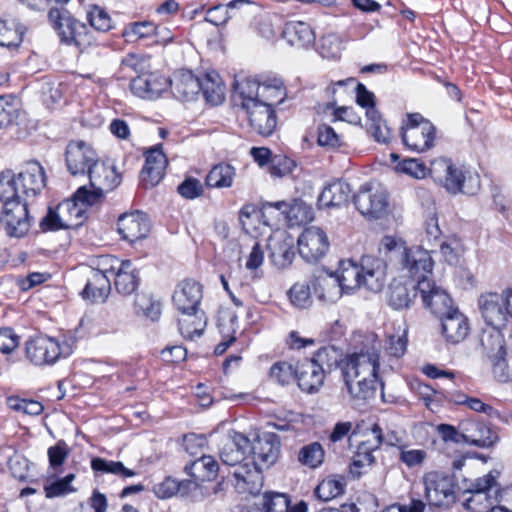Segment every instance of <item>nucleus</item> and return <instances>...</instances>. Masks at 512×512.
Here are the masks:
<instances>
[{
    "mask_svg": "<svg viewBox=\"0 0 512 512\" xmlns=\"http://www.w3.org/2000/svg\"><path fill=\"white\" fill-rule=\"evenodd\" d=\"M296 379L301 390L313 393L322 387L325 374L310 359H305L296 367Z\"/></svg>",
    "mask_w": 512,
    "mask_h": 512,
    "instance_id": "31",
    "label": "nucleus"
},
{
    "mask_svg": "<svg viewBox=\"0 0 512 512\" xmlns=\"http://www.w3.org/2000/svg\"><path fill=\"white\" fill-rule=\"evenodd\" d=\"M262 77L252 78L244 77L235 79L233 84L232 99L234 105L240 109H248L256 101L260 100Z\"/></svg>",
    "mask_w": 512,
    "mask_h": 512,
    "instance_id": "26",
    "label": "nucleus"
},
{
    "mask_svg": "<svg viewBox=\"0 0 512 512\" xmlns=\"http://www.w3.org/2000/svg\"><path fill=\"white\" fill-rule=\"evenodd\" d=\"M390 157L395 163L394 171L398 174L407 175L414 179H424L429 174V168L419 159L405 158L399 160V156L396 154H391Z\"/></svg>",
    "mask_w": 512,
    "mask_h": 512,
    "instance_id": "46",
    "label": "nucleus"
},
{
    "mask_svg": "<svg viewBox=\"0 0 512 512\" xmlns=\"http://www.w3.org/2000/svg\"><path fill=\"white\" fill-rule=\"evenodd\" d=\"M429 174L435 182L441 184L447 191L456 194H474L480 187L477 175L466 176L464 170L455 166L450 159L437 158L431 162Z\"/></svg>",
    "mask_w": 512,
    "mask_h": 512,
    "instance_id": "5",
    "label": "nucleus"
},
{
    "mask_svg": "<svg viewBox=\"0 0 512 512\" xmlns=\"http://www.w3.org/2000/svg\"><path fill=\"white\" fill-rule=\"evenodd\" d=\"M86 175L89 177L90 188L84 185L76 191V198L90 204H95L105 192L112 191L121 182L120 175L113 165H108L99 160L91 166Z\"/></svg>",
    "mask_w": 512,
    "mask_h": 512,
    "instance_id": "7",
    "label": "nucleus"
},
{
    "mask_svg": "<svg viewBox=\"0 0 512 512\" xmlns=\"http://www.w3.org/2000/svg\"><path fill=\"white\" fill-rule=\"evenodd\" d=\"M144 156L145 165L141 170L140 179L145 187H154L162 180L168 160L161 144L147 149Z\"/></svg>",
    "mask_w": 512,
    "mask_h": 512,
    "instance_id": "21",
    "label": "nucleus"
},
{
    "mask_svg": "<svg viewBox=\"0 0 512 512\" xmlns=\"http://www.w3.org/2000/svg\"><path fill=\"white\" fill-rule=\"evenodd\" d=\"M15 100L10 96H0V128H7L11 125H20Z\"/></svg>",
    "mask_w": 512,
    "mask_h": 512,
    "instance_id": "56",
    "label": "nucleus"
},
{
    "mask_svg": "<svg viewBox=\"0 0 512 512\" xmlns=\"http://www.w3.org/2000/svg\"><path fill=\"white\" fill-rule=\"evenodd\" d=\"M178 324L180 333L192 340L202 335L206 327V318L203 312H197L195 315L181 314Z\"/></svg>",
    "mask_w": 512,
    "mask_h": 512,
    "instance_id": "49",
    "label": "nucleus"
},
{
    "mask_svg": "<svg viewBox=\"0 0 512 512\" xmlns=\"http://www.w3.org/2000/svg\"><path fill=\"white\" fill-rule=\"evenodd\" d=\"M0 182V209L2 211V225L7 235L23 237L31 226V217L28 213L27 203L17 196L11 184Z\"/></svg>",
    "mask_w": 512,
    "mask_h": 512,
    "instance_id": "4",
    "label": "nucleus"
},
{
    "mask_svg": "<svg viewBox=\"0 0 512 512\" xmlns=\"http://www.w3.org/2000/svg\"><path fill=\"white\" fill-rule=\"evenodd\" d=\"M86 19L90 26L99 32H108L114 28V22L109 13L98 5L89 6Z\"/></svg>",
    "mask_w": 512,
    "mask_h": 512,
    "instance_id": "52",
    "label": "nucleus"
},
{
    "mask_svg": "<svg viewBox=\"0 0 512 512\" xmlns=\"http://www.w3.org/2000/svg\"><path fill=\"white\" fill-rule=\"evenodd\" d=\"M283 38L297 48H307L314 44L315 33L309 24L302 21H290L285 24Z\"/></svg>",
    "mask_w": 512,
    "mask_h": 512,
    "instance_id": "35",
    "label": "nucleus"
},
{
    "mask_svg": "<svg viewBox=\"0 0 512 512\" xmlns=\"http://www.w3.org/2000/svg\"><path fill=\"white\" fill-rule=\"evenodd\" d=\"M109 264L110 275L114 277L116 290L123 295L132 294L139 285V273L130 260L120 261L114 257H105L100 265Z\"/></svg>",
    "mask_w": 512,
    "mask_h": 512,
    "instance_id": "14",
    "label": "nucleus"
},
{
    "mask_svg": "<svg viewBox=\"0 0 512 512\" xmlns=\"http://www.w3.org/2000/svg\"><path fill=\"white\" fill-rule=\"evenodd\" d=\"M345 478L340 475H331L324 478L315 488V495L322 501H330L341 494L345 489Z\"/></svg>",
    "mask_w": 512,
    "mask_h": 512,
    "instance_id": "47",
    "label": "nucleus"
},
{
    "mask_svg": "<svg viewBox=\"0 0 512 512\" xmlns=\"http://www.w3.org/2000/svg\"><path fill=\"white\" fill-rule=\"evenodd\" d=\"M171 81L173 95L181 101H191L201 91L200 78L189 70L179 72Z\"/></svg>",
    "mask_w": 512,
    "mask_h": 512,
    "instance_id": "33",
    "label": "nucleus"
},
{
    "mask_svg": "<svg viewBox=\"0 0 512 512\" xmlns=\"http://www.w3.org/2000/svg\"><path fill=\"white\" fill-rule=\"evenodd\" d=\"M135 310L137 314L156 320L161 313V306L148 294H137L135 298Z\"/></svg>",
    "mask_w": 512,
    "mask_h": 512,
    "instance_id": "57",
    "label": "nucleus"
},
{
    "mask_svg": "<svg viewBox=\"0 0 512 512\" xmlns=\"http://www.w3.org/2000/svg\"><path fill=\"white\" fill-rule=\"evenodd\" d=\"M117 230L124 240L135 242L147 237L150 231V221L148 216L141 211L124 213L118 218Z\"/></svg>",
    "mask_w": 512,
    "mask_h": 512,
    "instance_id": "22",
    "label": "nucleus"
},
{
    "mask_svg": "<svg viewBox=\"0 0 512 512\" xmlns=\"http://www.w3.org/2000/svg\"><path fill=\"white\" fill-rule=\"evenodd\" d=\"M156 24L152 21H139L129 23L123 30V36L127 39L147 38L153 35Z\"/></svg>",
    "mask_w": 512,
    "mask_h": 512,
    "instance_id": "61",
    "label": "nucleus"
},
{
    "mask_svg": "<svg viewBox=\"0 0 512 512\" xmlns=\"http://www.w3.org/2000/svg\"><path fill=\"white\" fill-rule=\"evenodd\" d=\"M297 243L299 254L307 262L319 261L329 249L326 233L321 228L315 226L305 228L299 236Z\"/></svg>",
    "mask_w": 512,
    "mask_h": 512,
    "instance_id": "15",
    "label": "nucleus"
},
{
    "mask_svg": "<svg viewBox=\"0 0 512 512\" xmlns=\"http://www.w3.org/2000/svg\"><path fill=\"white\" fill-rule=\"evenodd\" d=\"M203 297L202 286L191 279L183 280L174 290L172 301L180 314L195 315L200 310Z\"/></svg>",
    "mask_w": 512,
    "mask_h": 512,
    "instance_id": "18",
    "label": "nucleus"
},
{
    "mask_svg": "<svg viewBox=\"0 0 512 512\" xmlns=\"http://www.w3.org/2000/svg\"><path fill=\"white\" fill-rule=\"evenodd\" d=\"M75 479L74 474H68L62 479H59L50 484H46L44 486L45 495L47 498H55L67 495L71 492H74L75 489L72 487L71 483Z\"/></svg>",
    "mask_w": 512,
    "mask_h": 512,
    "instance_id": "60",
    "label": "nucleus"
},
{
    "mask_svg": "<svg viewBox=\"0 0 512 512\" xmlns=\"http://www.w3.org/2000/svg\"><path fill=\"white\" fill-rule=\"evenodd\" d=\"M352 189L349 183L337 180L326 185L318 197L319 208L342 207L349 202Z\"/></svg>",
    "mask_w": 512,
    "mask_h": 512,
    "instance_id": "32",
    "label": "nucleus"
},
{
    "mask_svg": "<svg viewBox=\"0 0 512 512\" xmlns=\"http://www.w3.org/2000/svg\"><path fill=\"white\" fill-rule=\"evenodd\" d=\"M311 285L319 300L326 303H335L344 292L333 274L316 276Z\"/></svg>",
    "mask_w": 512,
    "mask_h": 512,
    "instance_id": "36",
    "label": "nucleus"
},
{
    "mask_svg": "<svg viewBox=\"0 0 512 512\" xmlns=\"http://www.w3.org/2000/svg\"><path fill=\"white\" fill-rule=\"evenodd\" d=\"M418 287L413 280L394 279L388 289V304L395 310L409 308L417 296Z\"/></svg>",
    "mask_w": 512,
    "mask_h": 512,
    "instance_id": "29",
    "label": "nucleus"
},
{
    "mask_svg": "<svg viewBox=\"0 0 512 512\" xmlns=\"http://www.w3.org/2000/svg\"><path fill=\"white\" fill-rule=\"evenodd\" d=\"M379 358V348L374 345L347 354L342 359L337 348L327 346L320 348L310 360L319 366L325 375L339 367L344 390L349 400L354 405L360 406L375 395L378 383Z\"/></svg>",
    "mask_w": 512,
    "mask_h": 512,
    "instance_id": "1",
    "label": "nucleus"
},
{
    "mask_svg": "<svg viewBox=\"0 0 512 512\" xmlns=\"http://www.w3.org/2000/svg\"><path fill=\"white\" fill-rule=\"evenodd\" d=\"M478 306L482 318L489 327L504 328L507 325L509 313L503 292L482 294L479 297Z\"/></svg>",
    "mask_w": 512,
    "mask_h": 512,
    "instance_id": "16",
    "label": "nucleus"
},
{
    "mask_svg": "<svg viewBox=\"0 0 512 512\" xmlns=\"http://www.w3.org/2000/svg\"><path fill=\"white\" fill-rule=\"evenodd\" d=\"M323 112L326 114L330 113L331 123L342 121L354 126L360 125L361 123V118L352 107H336V100L326 103Z\"/></svg>",
    "mask_w": 512,
    "mask_h": 512,
    "instance_id": "51",
    "label": "nucleus"
},
{
    "mask_svg": "<svg viewBox=\"0 0 512 512\" xmlns=\"http://www.w3.org/2000/svg\"><path fill=\"white\" fill-rule=\"evenodd\" d=\"M442 232L439 228L437 219L431 218L426 222L425 231L422 235L421 245L425 249H428L430 253L434 252V247L440 241Z\"/></svg>",
    "mask_w": 512,
    "mask_h": 512,
    "instance_id": "62",
    "label": "nucleus"
},
{
    "mask_svg": "<svg viewBox=\"0 0 512 512\" xmlns=\"http://www.w3.org/2000/svg\"><path fill=\"white\" fill-rule=\"evenodd\" d=\"M66 166L71 175H86L99 158L95 149L84 140H72L66 147Z\"/></svg>",
    "mask_w": 512,
    "mask_h": 512,
    "instance_id": "13",
    "label": "nucleus"
},
{
    "mask_svg": "<svg viewBox=\"0 0 512 512\" xmlns=\"http://www.w3.org/2000/svg\"><path fill=\"white\" fill-rule=\"evenodd\" d=\"M232 17L233 14L228 12L225 4L214 5L208 8L205 14V20L215 26L227 23Z\"/></svg>",
    "mask_w": 512,
    "mask_h": 512,
    "instance_id": "63",
    "label": "nucleus"
},
{
    "mask_svg": "<svg viewBox=\"0 0 512 512\" xmlns=\"http://www.w3.org/2000/svg\"><path fill=\"white\" fill-rule=\"evenodd\" d=\"M26 356L35 365H52L61 357H68L72 353V345L46 335L37 336L26 342Z\"/></svg>",
    "mask_w": 512,
    "mask_h": 512,
    "instance_id": "9",
    "label": "nucleus"
},
{
    "mask_svg": "<svg viewBox=\"0 0 512 512\" xmlns=\"http://www.w3.org/2000/svg\"><path fill=\"white\" fill-rule=\"evenodd\" d=\"M219 465L214 457L210 455H202L190 464L185 466L186 473L191 476L199 486V482L205 480H213L217 476Z\"/></svg>",
    "mask_w": 512,
    "mask_h": 512,
    "instance_id": "37",
    "label": "nucleus"
},
{
    "mask_svg": "<svg viewBox=\"0 0 512 512\" xmlns=\"http://www.w3.org/2000/svg\"><path fill=\"white\" fill-rule=\"evenodd\" d=\"M247 451H250V440L244 434L230 431L226 435L220 449V457L223 464L232 468L229 474L232 475L237 466L249 462Z\"/></svg>",
    "mask_w": 512,
    "mask_h": 512,
    "instance_id": "17",
    "label": "nucleus"
},
{
    "mask_svg": "<svg viewBox=\"0 0 512 512\" xmlns=\"http://www.w3.org/2000/svg\"><path fill=\"white\" fill-rule=\"evenodd\" d=\"M260 101L269 102V106L281 104L286 97V87L281 78L262 76Z\"/></svg>",
    "mask_w": 512,
    "mask_h": 512,
    "instance_id": "41",
    "label": "nucleus"
},
{
    "mask_svg": "<svg viewBox=\"0 0 512 512\" xmlns=\"http://www.w3.org/2000/svg\"><path fill=\"white\" fill-rule=\"evenodd\" d=\"M236 176L235 168L228 163L215 165L206 176V185L210 188H230Z\"/></svg>",
    "mask_w": 512,
    "mask_h": 512,
    "instance_id": "44",
    "label": "nucleus"
},
{
    "mask_svg": "<svg viewBox=\"0 0 512 512\" xmlns=\"http://www.w3.org/2000/svg\"><path fill=\"white\" fill-rule=\"evenodd\" d=\"M178 192L186 199H194L203 193V186L198 179L187 178L178 186Z\"/></svg>",
    "mask_w": 512,
    "mask_h": 512,
    "instance_id": "64",
    "label": "nucleus"
},
{
    "mask_svg": "<svg viewBox=\"0 0 512 512\" xmlns=\"http://www.w3.org/2000/svg\"><path fill=\"white\" fill-rule=\"evenodd\" d=\"M251 128H276L275 111L269 102L256 101L248 109H241Z\"/></svg>",
    "mask_w": 512,
    "mask_h": 512,
    "instance_id": "34",
    "label": "nucleus"
},
{
    "mask_svg": "<svg viewBox=\"0 0 512 512\" xmlns=\"http://www.w3.org/2000/svg\"><path fill=\"white\" fill-rule=\"evenodd\" d=\"M360 265L351 260H345L340 263L339 270L335 276L339 281L343 291L350 293L362 286Z\"/></svg>",
    "mask_w": 512,
    "mask_h": 512,
    "instance_id": "40",
    "label": "nucleus"
},
{
    "mask_svg": "<svg viewBox=\"0 0 512 512\" xmlns=\"http://www.w3.org/2000/svg\"><path fill=\"white\" fill-rule=\"evenodd\" d=\"M266 512H307L308 507L304 501L294 506L290 505L289 497L284 493L267 492L264 495Z\"/></svg>",
    "mask_w": 512,
    "mask_h": 512,
    "instance_id": "42",
    "label": "nucleus"
},
{
    "mask_svg": "<svg viewBox=\"0 0 512 512\" xmlns=\"http://www.w3.org/2000/svg\"><path fill=\"white\" fill-rule=\"evenodd\" d=\"M269 377L278 384L287 385L296 379V368L288 362L279 361L274 363L270 368Z\"/></svg>",
    "mask_w": 512,
    "mask_h": 512,
    "instance_id": "59",
    "label": "nucleus"
},
{
    "mask_svg": "<svg viewBox=\"0 0 512 512\" xmlns=\"http://www.w3.org/2000/svg\"><path fill=\"white\" fill-rule=\"evenodd\" d=\"M201 93L207 103L219 105L225 99V87L221 81L220 75L212 70L206 72L201 78Z\"/></svg>",
    "mask_w": 512,
    "mask_h": 512,
    "instance_id": "38",
    "label": "nucleus"
},
{
    "mask_svg": "<svg viewBox=\"0 0 512 512\" xmlns=\"http://www.w3.org/2000/svg\"><path fill=\"white\" fill-rule=\"evenodd\" d=\"M469 496L464 499V507L471 512H492L497 499L487 491H467Z\"/></svg>",
    "mask_w": 512,
    "mask_h": 512,
    "instance_id": "50",
    "label": "nucleus"
},
{
    "mask_svg": "<svg viewBox=\"0 0 512 512\" xmlns=\"http://www.w3.org/2000/svg\"><path fill=\"white\" fill-rule=\"evenodd\" d=\"M249 462L237 466L232 472L235 487L240 493L256 495L263 486L262 471L272 466L280 453L279 437L272 432H264L258 435L253 443H250Z\"/></svg>",
    "mask_w": 512,
    "mask_h": 512,
    "instance_id": "2",
    "label": "nucleus"
},
{
    "mask_svg": "<svg viewBox=\"0 0 512 512\" xmlns=\"http://www.w3.org/2000/svg\"><path fill=\"white\" fill-rule=\"evenodd\" d=\"M501 329L502 328L488 327L483 329L480 334V344L484 352L491 359L506 355L504 338L501 333Z\"/></svg>",
    "mask_w": 512,
    "mask_h": 512,
    "instance_id": "39",
    "label": "nucleus"
},
{
    "mask_svg": "<svg viewBox=\"0 0 512 512\" xmlns=\"http://www.w3.org/2000/svg\"><path fill=\"white\" fill-rule=\"evenodd\" d=\"M353 200L358 211L371 219L383 217L388 210V192L378 182L371 181L363 184Z\"/></svg>",
    "mask_w": 512,
    "mask_h": 512,
    "instance_id": "11",
    "label": "nucleus"
},
{
    "mask_svg": "<svg viewBox=\"0 0 512 512\" xmlns=\"http://www.w3.org/2000/svg\"><path fill=\"white\" fill-rule=\"evenodd\" d=\"M48 20L62 43L75 45L82 52L91 46L92 35L88 27L75 19L68 10L51 8L48 12Z\"/></svg>",
    "mask_w": 512,
    "mask_h": 512,
    "instance_id": "6",
    "label": "nucleus"
},
{
    "mask_svg": "<svg viewBox=\"0 0 512 512\" xmlns=\"http://www.w3.org/2000/svg\"><path fill=\"white\" fill-rule=\"evenodd\" d=\"M379 252L394 265L403 276L420 285L422 281H430L434 261L428 249L422 246L408 247L406 242L392 236H385L380 244Z\"/></svg>",
    "mask_w": 512,
    "mask_h": 512,
    "instance_id": "3",
    "label": "nucleus"
},
{
    "mask_svg": "<svg viewBox=\"0 0 512 512\" xmlns=\"http://www.w3.org/2000/svg\"><path fill=\"white\" fill-rule=\"evenodd\" d=\"M25 31L26 28L16 19H0V46L18 47Z\"/></svg>",
    "mask_w": 512,
    "mask_h": 512,
    "instance_id": "43",
    "label": "nucleus"
},
{
    "mask_svg": "<svg viewBox=\"0 0 512 512\" xmlns=\"http://www.w3.org/2000/svg\"><path fill=\"white\" fill-rule=\"evenodd\" d=\"M91 467L94 471L110 473L124 478L133 477L136 475L135 471L126 468L122 462L109 461L103 458H94L91 461Z\"/></svg>",
    "mask_w": 512,
    "mask_h": 512,
    "instance_id": "54",
    "label": "nucleus"
},
{
    "mask_svg": "<svg viewBox=\"0 0 512 512\" xmlns=\"http://www.w3.org/2000/svg\"><path fill=\"white\" fill-rule=\"evenodd\" d=\"M324 455L322 445L318 442H313L301 448L298 460L301 464L314 469L323 463Z\"/></svg>",
    "mask_w": 512,
    "mask_h": 512,
    "instance_id": "53",
    "label": "nucleus"
},
{
    "mask_svg": "<svg viewBox=\"0 0 512 512\" xmlns=\"http://www.w3.org/2000/svg\"><path fill=\"white\" fill-rule=\"evenodd\" d=\"M459 429L464 430L465 443L476 447L489 448L498 440L491 428L481 422L465 420Z\"/></svg>",
    "mask_w": 512,
    "mask_h": 512,
    "instance_id": "30",
    "label": "nucleus"
},
{
    "mask_svg": "<svg viewBox=\"0 0 512 512\" xmlns=\"http://www.w3.org/2000/svg\"><path fill=\"white\" fill-rule=\"evenodd\" d=\"M9 180L17 196L34 198L46 186V175L40 163L31 161L26 163L18 174L5 171L0 174V182Z\"/></svg>",
    "mask_w": 512,
    "mask_h": 512,
    "instance_id": "8",
    "label": "nucleus"
},
{
    "mask_svg": "<svg viewBox=\"0 0 512 512\" xmlns=\"http://www.w3.org/2000/svg\"><path fill=\"white\" fill-rule=\"evenodd\" d=\"M102 265V269H93L90 272L87 283L83 290V296L93 302H105L110 291V267Z\"/></svg>",
    "mask_w": 512,
    "mask_h": 512,
    "instance_id": "25",
    "label": "nucleus"
},
{
    "mask_svg": "<svg viewBox=\"0 0 512 512\" xmlns=\"http://www.w3.org/2000/svg\"><path fill=\"white\" fill-rule=\"evenodd\" d=\"M360 269L362 285L372 292L381 291L386 282V261L374 256H363Z\"/></svg>",
    "mask_w": 512,
    "mask_h": 512,
    "instance_id": "23",
    "label": "nucleus"
},
{
    "mask_svg": "<svg viewBox=\"0 0 512 512\" xmlns=\"http://www.w3.org/2000/svg\"><path fill=\"white\" fill-rule=\"evenodd\" d=\"M288 297L291 304L300 309L311 306V285L306 282L295 283L288 291Z\"/></svg>",
    "mask_w": 512,
    "mask_h": 512,
    "instance_id": "55",
    "label": "nucleus"
},
{
    "mask_svg": "<svg viewBox=\"0 0 512 512\" xmlns=\"http://www.w3.org/2000/svg\"><path fill=\"white\" fill-rule=\"evenodd\" d=\"M172 84V81L156 72L138 75L130 83L132 93L140 98L154 100Z\"/></svg>",
    "mask_w": 512,
    "mask_h": 512,
    "instance_id": "20",
    "label": "nucleus"
},
{
    "mask_svg": "<svg viewBox=\"0 0 512 512\" xmlns=\"http://www.w3.org/2000/svg\"><path fill=\"white\" fill-rule=\"evenodd\" d=\"M264 208L280 210L290 225H301L312 221L314 218L312 207L299 199H294L290 203L285 201L267 202L264 204Z\"/></svg>",
    "mask_w": 512,
    "mask_h": 512,
    "instance_id": "28",
    "label": "nucleus"
},
{
    "mask_svg": "<svg viewBox=\"0 0 512 512\" xmlns=\"http://www.w3.org/2000/svg\"><path fill=\"white\" fill-rule=\"evenodd\" d=\"M441 318V334L450 344H458L469 334L470 323L468 318L455 308Z\"/></svg>",
    "mask_w": 512,
    "mask_h": 512,
    "instance_id": "24",
    "label": "nucleus"
},
{
    "mask_svg": "<svg viewBox=\"0 0 512 512\" xmlns=\"http://www.w3.org/2000/svg\"><path fill=\"white\" fill-rule=\"evenodd\" d=\"M270 259L279 269L287 268L291 265L294 257V240L285 232L275 234L269 240Z\"/></svg>",
    "mask_w": 512,
    "mask_h": 512,
    "instance_id": "27",
    "label": "nucleus"
},
{
    "mask_svg": "<svg viewBox=\"0 0 512 512\" xmlns=\"http://www.w3.org/2000/svg\"><path fill=\"white\" fill-rule=\"evenodd\" d=\"M90 205L82 199H77L75 193L72 199L60 203L57 211L49 210L40 222V227L43 231H53L77 225L78 223H73V220H81L85 207Z\"/></svg>",
    "mask_w": 512,
    "mask_h": 512,
    "instance_id": "12",
    "label": "nucleus"
},
{
    "mask_svg": "<svg viewBox=\"0 0 512 512\" xmlns=\"http://www.w3.org/2000/svg\"><path fill=\"white\" fill-rule=\"evenodd\" d=\"M196 489L197 483L195 481L187 480L178 482L177 480L168 477L162 483L156 485L154 491L157 497L166 499L176 495L177 493L184 496Z\"/></svg>",
    "mask_w": 512,
    "mask_h": 512,
    "instance_id": "48",
    "label": "nucleus"
},
{
    "mask_svg": "<svg viewBox=\"0 0 512 512\" xmlns=\"http://www.w3.org/2000/svg\"><path fill=\"white\" fill-rule=\"evenodd\" d=\"M424 494L430 506L448 508L456 500L457 484L454 477L438 471L423 475Z\"/></svg>",
    "mask_w": 512,
    "mask_h": 512,
    "instance_id": "10",
    "label": "nucleus"
},
{
    "mask_svg": "<svg viewBox=\"0 0 512 512\" xmlns=\"http://www.w3.org/2000/svg\"><path fill=\"white\" fill-rule=\"evenodd\" d=\"M422 302L433 314L442 317L456 307L445 289L433 281H422L417 285Z\"/></svg>",
    "mask_w": 512,
    "mask_h": 512,
    "instance_id": "19",
    "label": "nucleus"
},
{
    "mask_svg": "<svg viewBox=\"0 0 512 512\" xmlns=\"http://www.w3.org/2000/svg\"><path fill=\"white\" fill-rule=\"evenodd\" d=\"M403 143L411 150L424 152L433 146L434 130H402Z\"/></svg>",
    "mask_w": 512,
    "mask_h": 512,
    "instance_id": "45",
    "label": "nucleus"
},
{
    "mask_svg": "<svg viewBox=\"0 0 512 512\" xmlns=\"http://www.w3.org/2000/svg\"><path fill=\"white\" fill-rule=\"evenodd\" d=\"M6 403L10 409L30 416H38L44 410V406L40 402L22 399L18 396L8 397Z\"/></svg>",
    "mask_w": 512,
    "mask_h": 512,
    "instance_id": "58",
    "label": "nucleus"
}]
</instances>
